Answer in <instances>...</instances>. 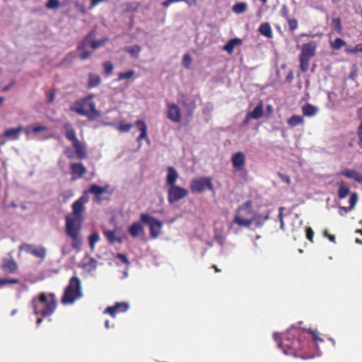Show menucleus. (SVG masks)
I'll use <instances>...</instances> for the list:
<instances>
[{"mask_svg":"<svg viewBox=\"0 0 362 362\" xmlns=\"http://www.w3.org/2000/svg\"><path fill=\"white\" fill-rule=\"evenodd\" d=\"M32 305L39 325L42 321L39 315L47 317L54 313L57 308L55 295L53 293H41L37 298H33Z\"/></svg>","mask_w":362,"mask_h":362,"instance_id":"1","label":"nucleus"},{"mask_svg":"<svg viewBox=\"0 0 362 362\" xmlns=\"http://www.w3.org/2000/svg\"><path fill=\"white\" fill-rule=\"evenodd\" d=\"M83 218H77L70 215L65 217V232L72 240L74 249L79 250L82 245L81 230Z\"/></svg>","mask_w":362,"mask_h":362,"instance_id":"2","label":"nucleus"},{"mask_svg":"<svg viewBox=\"0 0 362 362\" xmlns=\"http://www.w3.org/2000/svg\"><path fill=\"white\" fill-rule=\"evenodd\" d=\"M94 97V95L90 94L76 102L71 105V110L78 115L87 117L89 119H95L101 116V112L96 109L95 105L93 101Z\"/></svg>","mask_w":362,"mask_h":362,"instance_id":"3","label":"nucleus"},{"mask_svg":"<svg viewBox=\"0 0 362 362\" xmlns=\"http://www.w3.org/2000/svg\"><path fill=\"white\" fill-rule=\"evenodd\" d=\"M255 217V211L252 209L251 202H247L237 209L233 223L240 227L250 228L253 223Z\"/></svg>","mask_w":362,"mask_h":362,"instance_id":"4","label":"nucleus"},{"mask_svg":"<svg viewBox=\"0 0 362 362\" xmlns=\"http://www.w3.org/2000/svg\"><path fill=\"white\" fill-rule=\"evenodd\" d=\"M83 296L81 280L74 276L70 279L62 298V303L64 305L73 304L76 300Z\"/></svg>","mask_w":362,"mask_h":362,"instance_id":"5","label":"nucleus"},{"mask_svg":"<svg viewBox=\"0 0 362 362\" xmlns=\"http://www.w3.org/2000/svg\"><path fill=\"white\" fill-rule=\"evenodd\" d=\"M189 188L193 193H202L206 190L214 191V189L212 178L207 176L192 178Z\"/></svg>","mask_w":362,"mask_h":362,"instance_id":"6","label":"nucleus"},{"mask_svg":"<svg viewBox=\"0 0 362 362\" xmlns=\"http://www.w3.org/2000/svg\"><path fill=\"white\" fill-rule=\"evenodd\" d=\"M294 331H296L294 328L288 329L286 333L283 334L280 341L278 343L279 348L283 350L285 355H296L294 350L296 349V344L298 342L293 340L294 337L293 332Z\"/></svg>","mask_w":362,"mask_h":362,"instance_id":"7","label":"nucleus"},{"mask_svg":"<svg viewBox=\"0 0 362 362\" xmlns=\"http://www.w3.org/2000/svg\"><path fill=\"white\" fill-rule=\"evenodd\" d=\"M140 220L148 226L150 235L152 238L156 239L160 235L163 227L162 221L147 214H141Z\"/></svg>","mask_w":362,"mask_h":362,"instance_id":"8","label":"nucleus"},{"mask_svg":"<svg viewBox=\"0 0 362 362\" xmlns=\"http://www.w3.org/2000/svg\"><path fill=\"white\" fill-rule=\"evenodd\" d=\"M188 194V190L178 185L169 187L168 189V201L170 204H173L186 197Z\"/></svg>","mask_w":362,"mask_h":362,"instance_id":"9","label":"nucleus"},{"mask_svg":"<svg viewBox=\"0 0 362 362\" xmlns=\"http://www.w3.org/2000/svg\"><path fill=\"white\" fill-rule=\"evenodd\" d=\"M88 202V196L84 194L79 199L72 204V212L68 215L75 216L77 218H83V212L85 211V204Z\"/></svg>","mask_w":362,"mask_h":362,"instance_id":"10","label":"nucleus"},{"mask_svg":"<svg viewBox=\"0 0 362 362\" xmlns=\"http://www.w3.org/2000/svg\"><path fill=\"white\" fill-rule=\"evenodd\" d=\"M24 251L42 262L46 256L47 250L42 245H24Z\"/></svg>","mask_w":362,"mask_h":362,"instance_id":"11","label":"nucleus"},{"mask_svg":"<svg viewBox=\"0 0 362 362\" xmlns=\"http://www.w3.org/2000/svg\"><path fill=\"white\" fill-rule=\"evenodd\" d=\"M167 117L173 122H180L182 119L180 107L175 103H167Z\"/></svg>","mask_w":362,"mask_h":362,"instance_id":"12","label":"nucleus"},{"mask_svg":"<svg viewBox=\"0 0 362 362\" xmlns=\"http://www.w3.org/2000/svg\"><path fill=\"white\" fill-rule=\"evenodd\" d=\"M231 163L233 168L236 171H242L246 163V157L244 153L237 152L231 157Z\"/></svg>","mask_w":362,"mask_h":362,"instance_id":"13","label":"nucleus"},{"mask_svg":"<svg viewBox=\"0 0 362 362\" xmlns=\"http://www.w3.org/2000/svg\"><path fill=\"white\" fill-rule=\"evenodd\" d=\"M141 223V221H135L129 226L128 232L132 238H137L144 236L145 230Z\"/></svg>","mask_w":362,"mask_h":362,"instance_id":"14","label":"nucleus"},{"mask_svg":"<svg viewBox=\"0 0 362 362\" xmlns=\"http://www.w3.org/2000/svg\"><path fill=\"white\" fill-rule=\"evenodd\" d=\"M71 180H76L86 173V167L81 163H71L70 164Z\"/></svg>","mask_w":362,"mask_h":362,"instance_id":"15","label":"nucleus"},{"mask_svg":"<svg viewBox=\"0 0 362 362\" xmlns=\"http://www.w3.org/2000/svg\"><path fill=\"white\" fill-rule=\"evenodd\" d=\"M47 130H48V128L45 126L35 124V125L28 127L25 130V132L28 135H30L31 134H35L37 136L39 137V139H46L51 137V136L47 135V134L41 135V133L47 132Z\"/></svg>","mask_w":362,"mask_h":362,"instance_id":"16","label":"nucleus"},{"mask_svg":"<svg viewBox=\"0 0 362 362\" xmlns=\"http://www.w3.org/2000/svg\"><path fill=\"white\" fill-rule=\"evenodd\" d=\"M140 132L139 136L137 137L136 141L139 143V146H141L140 142L141 140H146L148 144L150 143V139L148 136L147 133V125L144 120L138 119L134 124Z\"/></svg>","mask_w":362,"mask_h":362,"instance_id":"17","label":"nucleus"},{"mask_svg":"<svg viewBox=\"0 0 362 362\" xmlns=\"http://www.w3.org/2000/svg\"><path fill=\"white\" fill-rule=\"evenodd\" d=\"M317 45L315 42L311 41L308 43L304 44L301 48L300 57L311 59L315 56L316 52Z\"/></svg>","mask_w":362,"mask_h":362,"instance_id":"18","label":"nucleus"},{"mask_svg":"<svg viewBox=\"0 0 362 362\" xmlns=\"http://www.w3.org/2000/svg\"><path fill=\"white\" fill-rule=\"evenodd\" d=\"M107 41L108 39L107 37L96 41H91L89 37H87L78 45V49H81L90 45L93 49H97L104 46Z\"/></svg>","mask_w":362,"mask_h":362,"instance_id":"19","label":"nucleus"},{"mask_svg":"<svg viewBox=\"0 0 362 362\" xmlns=\"http://www.w3.org/2000/svg\"><path fill=\"white\" fill-rule=\"evenodd\" d=\"M129 309V305L127 303H117L113 306L107 307L104 313L110 314L115 317L117 313H124Z\"/></svg>","mask_w":362,"mask_h":362,"instance_id":"20","label":"nucleus"},{"mask_svg":"<svg viewBox=\"0 0 362 362\" xmlns=\"http://www.w3.org/2000/svg\"><path fill=\"white\" fill-rule=\"evenodd\" d=\"M97 261L92 257H86L83 259L82 264L83 271L89 275H92L93 274L97 268Z\"/></svg>","mask_w":362,"mask_h":362,"instance_id":"21","label":"nucleus"},{"mask_svg":"<svg viewBox=\"0 0 362 362\" xmlns=\"http://www.w3.org/2000/svg\"><path fill=\"white\" fill-rule=\"evenodd\" d=\"M358 202V194L356 192H353L351 194L349 197V207L346 206H339V214L341 216H344L349 211H351L354 209L356 203Z\"/></svg>","mask_w":362,"mask_h":362,"instance_id":"22","label":"nucleus"},{"mask_svg":"<svg viewBox=\"0 0 362 362\" xmlns=\"http://www.w3.org/2000/svg\"><path fill=\"white\" fill-rule=\"evenodd\" d=\"M72 146L75 150L77 157L79 159L86 158L87 156L86 148L78 139L72 143Z\"/></svg>","mask_w":362,"mask_h":362,"instance_id":"23","label":"nucleus"},{"mask_svg":"<svg viewBox=\"0 0 362 362\" xmlns=\"http://www.w3.org/2000/svg\"><path fill=\"white\" fill-rule=\"evenodd\" d=\"M339 175L345 176L348 178L353 179L356 180V182H362V175L356 171V170H351V169H344L342 170Z\"/></svg>","mask_w":362,"mask_h":362,"instance_id":"24","label":"nucleus"},{"mask_svg":"<svg viewBox=\"0 0 362 362\" xmlns=\"http://www.w3.org/2000/svg\"><path fill=\"white\" fill-rule=\"evenodd\" d=\"M178 177L179 175L173 167H168L167 168L166 184L169 187L176 185L175 182Z\"/></svg>","mask_w":362,"mask_h":362,"instance_id":"25","label":"nucleus"},{"mask_svg":"<svg viewBox=\"0 0 362 362\" xmlns=\"http://www.w3.org/2000/svg\"><path fill=\"white\" fill-rule=\"evenodd\" d=\"M23 127L21 125L16 128L8 129L4 132L3 135L0 136V137L5 136L9 139H16L20 136Z\"/></svg>","mask_w":362,"mask_h":362,"instance_id":"26","label":"nucleus"},{"mask_svg":"<svg viewBox=\"0 0 362 362\" xmlns=\"http://www.w3.org/2000/svg\"><path fill=\"white\" fill-rule=\"evenodd\" d=\"M1 269L6 273H13L16 270L17 264L14 260L4 258L1 264Z\"/></svg>","mask_w":362,"mask_h":362,"instance_id":"27","label":"nucleus"},{"mask_svg":"<svg viewBox=\"0 0 362 362\" xmlns=\"http://www.w3.org/2000/svg\"><path fill=\"white\" fill-rule=\"evenodd\" d=\"M250 114V117H252L254 119H259V118L264 116V103L262 101H260L253 109L252 111L248 112Z\"/></svg>","mask_w":362,"mask_h":362,"instance_id":"28","label":"nucleus"},{"mask_svg":"<svg viewBox=\"0 0 362 362\" xmlns=\"http://www.w3.org/2000/svg\"><path fill=\"white\" fill-rule=\"evenodd\" d=\"M242 44V40L239 38H233L229 40L223 47V49L231 54L235 48Z\"/></svg>","mask_w":362,"mask_h":362,"instance_id":"29","label":"nucleus"},{"mask_svg":"<svg viewBox=\"0 0 362 362\" xmlns=\"http://www.w3.org/2000/svg\"><path fill=\"white\" fill-rule=\"evenodd\" d=\"M338 189V197L340 199L346 198L350 192V188L343 181H339L337 183Z\"/></svg>","mask_w":362,"mask_h":362,"instance_id":"30","label":"nucleus"},{"mask_svg":"<svg viewBox=\"0 0 362 362\" xmlns=\"http://www.w3.org/2000/svg\"><path fill=\"white\" fill-rule=\"evenodd\" d=\"M269 211H266L262 214H257L255 212V217L254 218L253 223H255L257 227H261L269 218Z\"/></svg>","mask_w":362,"mask_h":362,"instance_id":"31","label":"nucleus"},{"mask_svg":"<svg viewBox=\"0 0 362 362\" xmlns=\"http://www.w3.org/2000/svg\"><path fill=\"white\" fill-rule=\"evenodd\" d=\"M302 112L305 116L313 117L317 113L318 108L316 106L308 103L302 107Z\"/></svg>","mask_w":362,"mask_h":362,"instance_id":"32","label":"nucleus"},{"mask_svg":"<svg viewBox=\"0 0 362 362\" xmlns=\"http://www.w3.org/2000/svg\"><path fill=\"white\" fill-rule=\"evenodd\" d=\"M107 189H108V186H105V187H100V186H98V185H93L90 187L89 188V192L92 194H93L95 197L97 198V199L99 200V197L106 192L107 191Z\"/></svg>","mask_w":362,"mask_h":362,"instance_id":"33","label":"nucleus"},{"mask_svg":"<svg viewBox=\"0 0 362 362\" xmlns=\"http://www.w3.org/2000/svg\"><path fill=\"white\" fill-rule=\"evenodd\" d=\"M65 135L66 138L74 143L75 141L78 140L75 131L73 127L70 124H66L64 127Z\"/></svg>","mask_w":362,"mask_h":362,"instance_id":"34","label":"nucleus"},{"mask_svg":"<svg viewBox=\"0 0 362 362\" xmlns=\"http://www.w3.org/2000/svg\"><path fill=\"white\" fill-rule=\"evenodd\" d=\"M287 123L291 127H296L304 124V118L302 116L294 115L288 118Z\"/></svg>","mask_w":362,"mask_h":362,"instance_id":"35","label":"nucleus"},{"mask_svg":"<svg viewBox=\"0 0 362 362\" xmlns=\"http://www.w3.org/2000/svg\"><path fill=\"white\" fill-rule=\"evenodd\" d=\"M101 78L99 75L96 74H89L88 86L89 88H94L100 85Z\"/></svg>","mask_w":362,"mask_h":362,"instance_id":"36","label":"nucleus"},{"mask_svg":"<svg viewBox=\"0 0 362 362\" xmlns=\"http://www.w3.org/2000/svg\"><path fill=\"white\" fill-rule=\"evenodd\" d=\"M104 235L111 244H113L115 242L121 243L123 241L122 238L117 237L115 235V232L114 230H105Z\"/></svg>","mask_w":362,"mask_h":362,"instance_id":"37","label":"nucleus"},{"mask_svg":"<svg viewBox=\"0 0 362 362\" xmlns=\"http://www.w3.org/2000/svg\"><path fill=\"white\" fill-rule=\"evenodd\" d=\"M259 31L262 35L268 38L272 37V30L270 25L267 23L261 24L259 28Z\"/></svg>","mask_w":362,"mask_h":362,"instance_id":"38","label":"nucleus"},{"mask_svg":"<svg viewBox=\"0 0 362 362\" xmlns=\"http://www.w3.org/2000/svg\"><path fill=\"white\" fill-rule=\"evenodd\" d=\"M100 240V237L98 233L93 232L88 237V243L90 250L93 251L95 250V244Z\"/></svg>","mask_w":362,"mask_h":362,"instance_id":"39","label":"nucleus"},{"mask_svg":"<svg viewBox=\"0 0 362 362\" xmlns=\"http://www.w3.org/2000/svg\"><path fill=\"white\" fill-rule=\"evenodd\" d=\"M247 9V4L244 2H240L235 4L233 7V11L238 14L245 12Z\"/></svg>","mask_w":362,"mask_h":362,"instance_id":"40","label":"nucleus"},{"mask_svg":"<svg viewBox=\"0 0 362 362\" xmlns=\"http://www.w3.org/2000/svg\"><path fill=\"white\" fill-rule=\"evenodd\" d=\"M126 51L134 57H138L141 52V47L138 45L129 46L125 48Z\"/></svg>","mask_w":362,"mask_h":362,"instance_id":"41","label":"nucleus"},{"mask_svg":"<svg viewBox=\"0 0 362 362\" xmlns=\"http://www.w3.org/2000/svg\"><path fill=\"white\" fill-rule=\"evenodd\" d=\"M72 248H74L72 247V242L71 243L68 242L64 243L61 247V252L62 255L65 256L70 254Z\"/></svg>","mask_w":362,"mask_h":362,"instance_id":"42","label":"nucleus"},{"mask_svg":"<svg viewBox=\"0 0 362 362\" xmlns=\"http://www.w3.org/2000/svg\"><path fill=\"white\" fill-rule=\"evenodd\" d=\"M310 59L303 58L300 57V68L303 72L308 70L310 66Z\"/></svg>","mask_w":362,"mask_h":362,"instance_id":"43","label":"nucleus"},{"mask_svg":"<svg viewBox=\"0 0 362 362\" xmlns=\"http://www.w3.org/2000/svg\"><path fill=\"white\" fill-rule=\"evenodd\" d=\"M346 45L344 40L341 38H337L331 42V46L334 49H339Z\"/></svg>","mask_w":362,"mask_h":362,"instance_id":"44","label":"nucleus"},{"mask_svg":"<svg viewBox=\"0 0 362 362\" xmlns=\"http://www.w3.org/2000/svg\"><path fill=\"white\" fill-rule=\"evenodd\" d=\"M308 332H310V334H312L313 339L314 342L315 343L317 347L318 346V344L320 342V343L324 342L323 339L320 337L318 332L317 330L308 329Z\"/></svg>","mask_w":362,"mask_h":362,"instance_id":"45","label":"nucleus"},{"mask_svg":"<svg viewBox=\"0 0 362 362\" xmlns=\"http://www.w3.org/2000/svg\"><path fill=\"white\" fill-rule=\"evenodd\" d=\"M134 74L135 71L134 70H130L127 72H121L118 74V81L129 79L132 78Z\"/></svg>","mask_w":362,"mask_h":362,"instance_id":"46","label":"nucleus"},{"mask_svg":"<svg viewBox=\"0 0 362 362\" xmlns=\"http://www.w3.org/2000/svg\"><path fill=\"white\" fill-rule=\"evenodd\" d=\"M60 6V3L59 0H48L46 4V7L50 9H55L59 8Z\"/></svg>","mask_w":362,"mask_h":362,"instance_id":"47","label":"nucleus"},{"mask_svg":"<svg viewBox=\"0 0 362 362\" xmlns=\"http://www.w3.org/2000/svg\"><path fill=\"white\" fill-rule=\"evenodd\" d=\"M192 62V57L189 54H185L183 57L182 63L185 68L189 69L191 66Z\"/></svg>","mask_w":362,"mask_h":362,"instance_id":"48","label":"nucleus"},{"mask_svg":"<svg viewBox=\"0 0 362 362\" xmlns=\"http://www.w3.org/2000/svg\"><path fill=\"white\" fill-rule=\"evenodd\" d=\"M103 68L105 74L107 75L111 74L113 71V65L110 62H105L103 64Z\"/></svg>","mask_w":362,"mask_h":362,"instance_id":"49","label":"nucleus"},{"mask_svg":"<svg viewBox=\"0 0 362 362\" xmlns=\"http://www.w3.org/2000/svg\"><path fill=\"white\" fill-rule=\"evenodd\" d=\"M19 283V281L18 279H0V286H4L7 284H16Z\"/></svg>","mask_w":362,"mask_h":362,"instance_id":"50","label":"nucleus"},{"mask_svg":"<svg viewBox=\"0 0 362 362\" xmlns=\"http://www.w3.org/2000/svg\"><path fill=\"white\" fill-rule=\"evenodd\" d=\"M133 126L132 124H122L118 125L117 129L122 132H128Z\"/></svg>","mask_w":362,"mask_h":362,"instance_id":"51","label":"nucleus"},{"mask_svg":"<svg viewBox=\"0 0 362 362\" xmlns=\"http://www.w3.org/2000/svg\"><path fill=\"white\" fill-rule=\"evenodd\" d=\"M116 258L127 265L129 264V262L127 257L123 254H120V253L117 254Z\"/></svg>","mask_w":362,"mask_h":362,"instance_id":"52","label":"nucleus"},{"mask_svg":"<svg viewBox=\"0 0 362 362\" xmlns=\"http://www.w3.org/2000/svg\"><path fill=\"white\" fill-rule=\"evenodd\" d=\"M288 25L291 30H293L298 27V22L296 19L288 18Z\"/></svg>","mask_w":362,"mask_h":362,"instance_id":"53","label":"nucleus"},{"mask_svg":"<svg viewBox=\"0 0 362 362\" xmlns=\"http://www.w3.org/2000/svg\"><path fill=\"white\" fill-rule=\"evenodd\" d=\"M305 231H306V237L307 238L313 242V236H314V232L313 230H312L311 228L310 227H307L306 229H305Z\"/></svg>","mask_w":362,"mask_h":362,"instance_id":"54","label":"nucleus"},{"mask_svg":"<svg viewBox=\"0 0 362 362\" xmlns=\"http://www.w3.org/2000/svg\"><path fill=\"white\" fill-rule=\"evenodd\" d=\"M345 52L347 54H352L358 53L357 45L354 47H346L345 49Z\"/></svg>","mask_w":362,"mask_h":362,"instance_id":"55","label":"nucleus"},{"mask_svg":"<svg viewBox=\"0 0 362 362\" xmlns=\"http://www.w3.org/2000/svg\"><path fill=\"white\" fill-rule=\"evenodd\" d=\"M279 176L281 180L286 184L289 185L291 183L290 177L288 175L279 173Z\"/></svg>","mask_w":362,"mask_h":362,"instance_id":"56","label":"nucleus"},{"mask_svg":"<svg viewBox=\"0 0 362 362\" xmlns=\"http://www.w3.org/2000/svg\"><path fill=\"white\" fill-rule=\"evenodd\" d=\"M266 108L267 110L264 115L266 117H269L273 112V107L271 105H267Z\"/></svg>","mask_w":362,"mask_h":362,"instance_id":"57","label":"nucleus"},{"mask_svg":"<svg viewBox=\"0 0 362 362\" xmlns=\"http://www.w3.org/2000/svg\"><path fill=\"white\" fill-rule=\"evenodd\" d=\"M106 0H91L90 8H93L95 7L97 5H98L99 4L103 3Z\"/></svg>","mask_w":362,"mask_h":362,"instance_id":"58","label":"nucleus"},{"mask_svg":"<svg viewBox=\"0 0 362 362\" xmlns=\"http://www.w3.org/2000/svg\"><path fill=\"white\" fill-rule=\"evenodd\" d=\"M357 134H358V136H359V139H362V121L358 127Z\"/></svg>","mask_w":362,"mask_h":362,"instance_id":"59","label":"nucleus"},{"mask_svg":"<svg viewBox=\"0 0 362 362\" xmlns=\"http://www.w3.org/2000/svg\"><path fill=\"white\" fill-rule=\"evenodd\" d=\"M251 119H252V117H250V114L247 112L246 115L245 119L243 121V124L244 125L247 124Z\"/></svg>","mask_w":362,"mask_h":362,"instance_id":"60","label":"nucleus"},{"mask_svg":"<svg viewBox=\"0 0 362 362\" xmlns=\"http://www.w3.org/2000/svg\"><path fill=\"white\" fill-rule=\"evenodd\" d=\"M197 0H184V1L189 6H195Z\"/></svg>","mask_w":362,"mask_h":362,"instance_id":"61","label":"nucleus"},{"mask_svg":"<svg viewBox=\"0 0 362 362\" xmlns=\"http://www.w3.org/2000/svg\"><path fill=\"white\" fill-rule=\"evenodd\" d=\"M173 3H174L173 0H166L162 3V5L165 7H168Z\"/></svg>","mask_w":362,"mask_h":362,"instance_id":"62","label":"nucleus"},{"mask_svg":"<svg viewBox=\"0 0 362 362\" xmlns=\"http://www.w3.org/2000/svg\"><path fill=\"white\" fill-rule=\"evenodd\" d=\"M90 54L89 52H86L81 54V59L83 60L86 59L90 57Z\"/></svg>","mask_w":362,"mask_h":362,"instance_id":"63","label":"nucleus"},{"mask_svg":"<svg viewBox=\"0 0 362 362\" xmlns=\"http://www.w3.org/2000/svg\"><path fill=\"white\" fill-rule=\"evenodd\" d=\"M357 115L358 118L362 119V107L357 110Z\"/></svg>","mask_w":362,"mask_h":362,"instance_id":"64","label":"nucleus"}]
</instances>
